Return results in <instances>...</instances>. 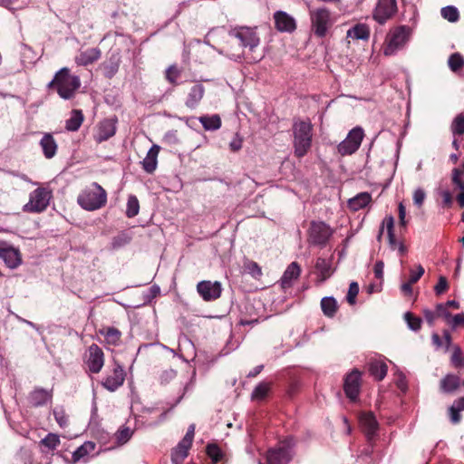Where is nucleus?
Returning a JSON list of instances; mask_svg holds the SVG:
<instances>
[{
  "mask_svg": "<svg viewBox=\"0 0 464 464\" xmlns=\"http://www.w3.org/2000/svg\"><path fill=\"white\" fill-rule=\"evenodd\" d=\"M80 87V77L72 75L70 69L67 67L60 69L47 85L48 89L54 90L58 95L64 100L73 98Z\"/></svg>",
  "mask_w": 464,
  "mask_h": 464,
  "instance_id": "nucleus-1",
  "label": "nucleus"
},
{
  "mask_svg": "<svg viewBox=\"0 0 464 464\" xmlns=\"http://www.w3.org/2000/svg\"><path fill=\"white\" fill-rule=\"evenodd\" d=\"M292 129L295 155L297 158H303L312 147L313 125L309 119H295Z\"/></svg>",
  "mask_w": 464,
  "mask_h": 464,
  "instance_id": "nucleus-2",
  "label": "nucleus"
},
{
  "mask_svg": "<svg viewBox=\"0 0 464 464\" xmlns=\"http://www.w3.org/2000/svg\"><path fill=\"white\" fill-rule=\"evenodd\" d=\"M78 204L87 211H94L103 208L107 203V192L97 182L81 191L77 198Z\"/></svg>",
  "mask_w": 464,
  "mask_h": 464,
  "instance_id": "nucleus-3",
  "label": "nucleus"
},
{
  "mask_svg": "<svg viewBox=\"0 0 464 464\" xmlns=\"http://www.w3.org/2000/svg\"><path fill=\"white\" fill-rule=\"evenodd\" d=\"M51 198L52 191L39 187L30 193L29 201L23 207V210L27 213L44 212L49 206Z\"/></svg>",
  "mask_w": 464,
  "mask_h": 464,
  "instance_id": "nucleus-4",
  "label": "nucleus"
},
{
  "mask_svg": "<svg viewBox=\"0 0 464 464\" xmlns=\"http://www.w3.org/2000/svg\"><path fill=\"white\" fill-rule=\"evenodd\" d=\"M411 29L407 25H400L390 31L387 36V45L383 53L386 56L393 55L396 51L404 46L409 40Z\"/></svg>",
  "mask_w": 464,
  "mask_h": 464,
  "instance_id": "nucleus-5",
  "label": "nucleus"
},
{
  "mask_svg": "<svg viewBox=\"0 0 464 464\" xmlns=\"http://www.w3.org/2000/svg\"><path fill=\"white\" fill-rule=\"evenodd\" d=\"M333 229L323 221H312L307 231L308 243L324 247L332 237Z\"/></svg>",
  "mask_w": 464,
  "mask_h": 464,
  "instance_id": "nucleus-6",
  "label": "nucleus"
},
{
  "mask_svg": "<svg viewBox=\"0 0 464 464\" xmlns=\"http://www.w3.org/2000/svg\"><path fill=\"white\" fill-rule=\"evenodd\" d=\"M312 29L317 37L326 35L328 29L333 25L331 13L326 8H318L310 13Z\"/></svg>",
  "mask_w": 464,
  "mask_h": 464,
  "instance_id": "nucleus-7",
  "label": "nucleus"
},
{
  "mask_svg": "<svg viewBox=\"0 0 464 464\" xmlns=\"http://www.w3.org/2000/svg\"><path fill=\"white\" fill-rule=\"evenodd\" d=\"M364 133L361 127H355L348 133L346 139L338 146V153L342 156L352 155L360 148Z\"/></svg>",
  "mask_w": 464,
  "mask_h": 464,
  "instance_id": "nucleus-8",
  "label": "nucleus"
},
{
  "mask_svg": "<svg viewBox=\"0 0 464 464\" xmlns=\"http://www.w3.org/2000/svg\"><path fill=\"white\" fill-rule=\"evenodd\" d=\"M229 35L237 38L241 46L248 47L253 51L260 43V39L255 28L247 26L235 27L229 32Z\"/></svg>",
  "mask_w": 464,
  "mask_h": 464,
  "instance_id": "nucleus-9",
  "label": "nucleus"
},
{
  "mask_svg": "<svg viewBox=\"0 0 464 464\" xmlns=\"http://www.w3.org/2000/svg\"><path fill=\"white\" fill-rule=\"evenodd\" d=\"M125 371L121 365L115 363L113 368L107 373L102 381V385L109 392H115L122 386L125 381Z\"/></svg>",
  "mask_w": 464,
  "mask_h": 464,
  "instance_id": "nucleus-10",
  "label": "nucleus"
},
{
  "mask_svg": "<svg viewBox=\"0 0 464 464\" xmlns=\"http://www.w3.org/2000/svg\"><path fill=\"white\" fill-rule=\"evenodd\" d=\"M292 452L287 445L279 444L266 451V464H288L292 459Z\"/></svg>",
  "mask_w": 464,
  "mask_h": 464,
  "instance_id": "nucleus-11",
  "label": "nucleus"
},
{
  "mask_svg": "<svg viewBox=\"0 0 464 464\" xmlns=\"http://www.w3.org/2000/svg\"><path fill=\"white\" fill-rule=\"evenodd\" d=\"M396 11V0H379L373 11V18L382 24L389 20Z\"/></svg>",
  "mask_w": 464,
  "mask_h": 464,
  "instance_id": "nucleus-12",
  "label": "nucleus"
},
{
  "mask_svg": "<svg viewBox=\"0 0 464 464\" xmlns=\"http://www.w3.org/2000/svg\"><path fill=\"white\" fill-rule=\"evenodd\" d=\"M85 363L92 373H99L104 365V353L102 348L92 343L88 349Z\"/></svg>",
  "mask_w": 464,
  "mask_h": 464,
  "instance_id": "nucleus-13",
  "label": "nucleus"
},
{
  "mask_svg": "<svg viewBox=\"0 0 464 464\" xmlns=\"http://www.w3.org/2000/svg\"><path fill=\"white\" fill-rule=\"evenodd\" d=\"M0 258L9 268L13 269L18 267L22 263V255L19 249L4 241H0Z\"/></svg>",
  "mask_w": 464,
  "mask_h": 464,
  "instance_id": "nucleus-14",
  "label": "nucleus"
},
{
  "mask_svg": "<svg viewBox=\"0 0 464 464\" xmlns=\"http://www.w3.org/2000/svg\"><path fill=\"white\" fill-rule=\"evenodd\" d=\"M197 291L204 301L210 302L220 297L222 288L221 284L218 281L204 280L197 285Z\"/></svg>",
  "mask_w": 464,
  "mask_h": 464,
  "instance_id": "nucleus-15",
  "label": "nucleus"
},
{
  "mask_svg": "<svg viewBox=\"0 0 464 464\" xmlns=\"http://www.w3.org/2000/svg\"><path fill=\"white\" fill-rule=\"evenodd\" d=\"M360 387L361 372L358 370H353L344 379L343 390L346 396L351 401H355L359 395Z\"/></svg>",
  "mask_w": 464,
  "mask_h": 464,
  "instance_id": "nucleus-16",
  "label": "nucleus"
},
{
  "mask_svg": "<svg viewBox=\"0 0 464 464\" xmlns=\"http://www.w3.org/2000/svg\"><path fill=\"white\" fill-rule=\"evenodd\" d=\"M115 133L116 121L105 119L97 125L93 139L97 143H102L113 137Z\"/></svg>",
  "mask_w": 464,
  "mask_h": 464,
  "instance_id": "nucleus-17",
  "label": "nucleus"
},
{
  "mask_svg": "<svg viewBox=\"0 0 464 464\" xmlns=\"http://www.w3.org/2000/svg\"><path fill=\"white\" fill-rule=\"evenodd\" d=\"M275 27L279 32L292 33L296 29V23L294 17L284 11H277L274 14Z\"/></svg>",
  "mask_w": 464,
  "mask_h": 464,
  "instance_id": "nucleus-18",
  "label": "nucleus"
},
{
  "mask_svg": "<svg viewBox=\"0 0 464 464\" xmlns=\"http://www.w3.org/2000/svg\"><path fill=\"white\" fill-rule=\"evenodd\" d=\"M205 88L200 82H195L188 90L185 104L189 109H196L204 97Z\"/></svg>",
  "mask_w": 464,
  "mask_h": 464,
  "instance_id": "nucleus-19",
  "label": "nucleus"
},
{
  "mask_svg": "<svg viewBox=\"0 0 464 464\" xmlns=\"http://www.w3.org/2000/svg\"><path fill=\"white\" fill-rule=\"evenodd\" d=\"M360 422L364 433L368 439L371 440L379 429V424L374 414L371 411L362 413L360 416Z\"/></svg>",
  "mask_w": 464,
  "mask_h": 464,
  "instance_id": "nucleus-20",
  "label": "nucleus"
},
{
  "mask_svg": "<svg viewBox=\"0 0 464 464\" xmlns=\"http://www.w3.org/2000/svg\"><path fill=\"white\" fill-rule=\"evenodd\" d=\"M101 56L102 51L99 48H89L82 51L74 60L79 66H88L97 62Z\"/></svg>",
  "mask_w": 464,
  "mask_h": 464,
  "instance_id": "nucleus-21",
  "label": "nucleus"
},
{
  "mask_svg": "<svg viewBox=\"0 0 464 464\" xmlns=\"http://www.w3.org/2000/svg\"><path fill=\"white\" fill-rule=\"evenodd\" d=\"M451 183L454 187L453 191L459 190L456 196L459 206L464 208V173L458 169H453L451 171Z\"/></svg>",
  "mask_w": 464,
  "mask_h": 464,
  "instance_id": "nucleus-22",
  "label": "nucleus"
},
{
  "mask_svg": "<svg viewBox=\"0 0 464 464\" xmlns=\"http://www.w3.org/2000/svg\"><path fill=\"white\" fill-rule=\"evenodd\" d=\"M460 386H464V381L455 374H447L440 382V389L444 393H454Z\"/></svg>",
  "mask_w": 464,
  "mask_h": 464,
  "instance_id": "nucleus-23",
  "label": "nucleus"
},
{
  "mask_svg": "<svg viewBox=\"0 0 464 464\" xmlns=\"http://www.w3.org/2000/svg\"><path fill=\"white\" fill-rule=\"evenodd\" d=\"M301 273V268L296 262L291 263L285 271L281 278V286L283 289L290 288L293 281L296 280Z\"/></svg>",
  "mask_w": 464,
  "mask_h": 464,
  "instance_id": "nucleus-24",
  "label": "nucleus"
},
{
  "mask_svg": "<svg viewBox=\"0 0 464 464\" xmlns=\"http://www.w3.org/2000/svg\"><path fill=\"white\" fill-rule=\"evenodd\" d=\"M52 392L43 388H35L28 396L29 402L34 407H40L52 399Z\"/></svg>",
  "mask_w": 464,
  "mask_h": 464,
  "instance_id": "nucleus-25",
  "label": "nucleus"
},
{
  "mask_svg": "<svg viewBox=\"0 0 464 464\" xmlns=\"http://www.w3.org/2000/svg\"><path fill=\"white\" fill-rule=\"evenodd\" d=\"M99 334L104 337V342L108 345L119 346L121 343V332L115 327H103L99 330Z\"/></svg>",
  "mask_w": 464,
  "mask_h": 464,
  "instance_id": "nucleus-26",
  "label": "nucleus"
},
{
  "mask_svg": "<svg viewBox=\"0 0 464 464\" xmlns=\"http://www.w3.org/2000/svg\"><path fill=\"white\" fill-rule=\"evenodd\" d=\"M160 147L159 145H152V147L149 150L145 159L143 160L142 167L143 169L147 173H152L157 168L158 164V155L160 153Z\"/></svg>",
  "mask_w": 464,
  "mask_h": 464,
  "instance_id": "nucleus-27",
  "label": "nucleus"
},
{
  "mask_svg": "<svg viewBox=\"0 0 464 464\" xmlns=\"http://www.w3.org/2000/svg\"><path fill=\"white\" fill-rule=\"evenodd\" d=\"M40 146L46 159L54 157L57 151V143L51 133H45L40 140Z\"/></svg>",
  "mask_w": 464,
  "mask_h": 464,
  "instance_id": "nucleus-28",
  "label": "nucleus"
},
{
  "mask_svg": "<svg viewBox=\"0 0 464 464\" xmlns=\"http://www.w3.org/2000/svg\"><path fill=\"white\" fill-rule=\"evenodd\" d=\"M464 411V397H459L456 399L452 405L448 409V415L450 418V421L453 425H457L461 420L460 411Z\"/></svg>",
  "mask_w": 464,
  "mask_h": 464,
  "instance_id": "nucleus-29",
  "label": "nucleus"
},
{
  "mask_svg": "<svg viewBox=\"0 0 464 464\" xmlns=\"http://www.w3.org/2000/svg\"><path fill=\"white\" fill-rule=\"evenodd\" d=\"M368 371L377 381H382L387 374V364L380 360H373L368 363Z\"/></svg>",
  "mask_w": 464,
  "mask_h": 464,
  "instance_id": "nucleus-30",
  "label": "nucleus"
},
{
  "mask_svg": "<svg viewBox=\"0 0 464 464\" xmlns=\"http://www.w3.org/2000/svg\"><path fill=\"white\" fill-rule=\"evenodd\" d=\"M192 446V443H185L184 440H181L177 447L172 450L171 460L175 464L181 463L188 454V450Z\"/></svg>",
  "mask_w": 464,
  "mask_h": 464,
  "instance_id": "nucleus-31",
  "label": "nucleus"
},
{
  "mask_svg": "<svg viewBox=\"0 0 464 464\" xmlns=\"http://www.w3.org/2000/svg\"><path fill=\"white\" fill-rule=\"evenodd\" d=\"M347 37L356 40H368L370 37V28L365 24H356L347 31Z\"/></svg>",
  "mask_w": 464,
  "mask_h": 464,
  "instance_id": "nucleus-32",
  "label": "nucleus"
},
{
  "mask_svg": "<svg viewBox=\"0 0 464 464\" xmlns=\"http://www.w3.org/2000/svg\"><path fill=\"white\" fill-rule=\"evenodd\" d=\"M372 200V196L368 192H362L348 201L349 208L353 211H358L365 208Z\"/></svg>",
  "mask_w": 464,
  "mask_h": 464,
  "instance_id": "nucleus-33",
  "label": "nucleus"
},
{
  "mask_svg": "<svg viewBox=\"0 0 464 464\" xmlns=\"http://www.w3.org/2000/svg\"><path fill=\"white\" fill-rule=\"evenodd\" d=\"M83 120L84 116L81 110H72L70 118L65 121V129L69 131H76L80 129Z\"/></svg>",
  "mask_w": 464,
  "mask_h": 464,
  "instance_id": "nucleus-34",
  "label": "nucleus"
},
{
  "mask_svg": "<svg viewBox=\"0 0 464 464\" xmlns=\"http://www.w3.org/2000/svg\"><path fill=\"white\" fill-rule=\"evenodd\" d=\"M321 308L327 317H334L338 310V304L334 297H324L321 300Z\"/></svg>",
  "mask_w": 464,
  "mask_h": 464,
  "instance_id": "nucleus-35",
  "label": "nucleus"
},
{
  "mask_svg": "<svg viewBox=\"0 0 464 464\" xmlns=\"http://www.w3.org/2000/svg\"><path fill=\"white\" fill-rule=\"evenodd\" d=\"M199 121L207 130H217L221 127V119L219 115L201 116Z\"/></svg>",
  "mask_w": 464,
  "mask_h": 464,
  "instance_id": "nucleus-36",
  "label": "nucleus"
},
{
  "mask_svg": "<svg viewBox=\"0 0 464 464\" xmlns=\"http://www.w3.org/2000/svg\"><path fill=\"white\" fill-rule=\"evenodd\" d=\"M383 225H386L387 234L389 245L392 249H395L399 245L397 243L395 235H394V218L392 216L386 217L383 220Z\"/></svg>",
  "mask_w": 464,
  "mask_h": 464,
  "instance_id": "nucleus-37",
  "label": "nucleus"
},
{
  "mask_svg": "<svg viewBox=\"0 0 464 464\" xmlns=\"http://www.w3.org/2000/svg\"><path fill=\"white\" fill-rule=\"evenodd\" d=\"M95 448V444L92 441H86L82 446H80L73 453H72V461L78 462L80 459L87 456L91 451H92Z\"/></svg>",
  "mask_w": 464,
  "mask_h": 464,
  "instance_id": "nucleus-38",
  "label": "nucleus"
},
{
  "mask_svg": "<svg viewBox=\"0 0 464 464\" xmlns=\"http://www.w3.org/2000/svg\"><path fill=\"white\" fill-rule=\"evenodd\" d=\"M270 388H271L270 382H260L257 386H256V388L254 389V391L252 392V395H251L252 400L253 401L264 400L267 396V394L270 391Z\"/></svg>",
  "mask_w": 464,
  "mask_h": 464,
  "instance_id": "nucleus-39",
  "label": "nucleus"
},
{
  "mask_svg": "<svg viewBox=\"0 0 464 464\" xmlns=\"http://www.w3.org/2000/svg\"><path fill=\"white\" fill-rule=\"evenodd\" d=\"M315 269L318 271L321 281H324L331 276V266L324 258H317Z\"/></svg>",
  "mask_w": 464,
  "mask_h": 464,
  "instance_id": "nucleus-40",
  "label": "nucleus"
},
{
  "mask_svg": "<svg viewBox=\"0 0 464 464\" xmlns=\"http://www.w3.org/2000/svg\"><path fill=\"white\" fill-rule=\"evenodd\" d=\"M244 267L246 271L251 275V276L255 279H260L263 273L261 266L255 261L250 259H246L244 261Z\"/></svg>",
  "mask_w": 464,
  "mask_h": 464,
  "instance_id": "nucleus-41",
  "label": "nucleus"
},
{
  "mask_svg": "<svg viewBox=\"0 0 464 464\" xmlns=\"http://www.w3.org/2000/svg\"><path fill=\"white\" fill-rule=\"evenodd\" d=\"M61 440L57 434L48 433L45 438L40 441V445L46 448L48 450H54L60 445Z\"/></svg>",
  "mask_w": 464,
  "mask_h": 464,
  "instance_id": "nucleus-42",
  "label": "nucleus"
},
{
  "mask_svg": "<svg viewBox=\"0 0 464 464\" xmlns=\"http://www.w3.org/2000/svg\"><path fill=\"white\" fill-rule=\"evenodd\" d=\"M131 241V237L127 232H121L115 236L111 240V248L113 250L119 249Z\"/></svg>",
  "mask_w": 464,
  "mask_h": 464,
  "instance_id": "nucleus-43",
  "label": "nucleus"
},
{
  "mask_svg": "<svg viewBox=\"0 0 464 464\" xmlns=\"http://www.w3.org/2000/svg\"><path fill=\"white\" fill-rule=\"evenodd\" d=\"M140 203L136 196L130 195L127 201L126 216L134 218L139 214Z\"/></svg>",
  "mask_w": 464,
  "mask_h": 464,
  "instance_id": "nucleus-44",
  "label": "nucleus"
},
{
  "mask_svg": "<svg viewBox=\"0 0 464 464\" xmlns=\"http://www.w3.org/2000/svg\"><path fill=\"white\" fill-rule=\"evenodd\" d=\"M450 70L457 72L464 66V57L459 53H452L448 60Z\"/></svg>",
  "mask_w": 464,
  "mask_h": 464,
  "instance_id": "nucleus-45",
  "label": "nucleus"
},
{
  "mask_svg": "<svg viewBox=\"0 0 464 464\" xmlns=\"http://www.w3.org/2000/svg\"><path fill=\"white\" fill-rule=\"evenodd\" d=\"M207 454L215 464L220 462L224 456L221 449L217 444H208L207 446Z\"/></svg>",
  "mask_w": 464,
  "mask_h": 464,
  "instance_id": "nucleus-46",
  "label": "nucleus"
},
{
  "mask_svg": "<svg viewBox=\"0 0 464 464\" xmlns=\"http://www.w3.org/2000/svg\"><path fill=\"white\" fill-rule=\"evenodd\" d=\"M440 13L441 16L450 23H455L459 19V13L455 6L449 5L443 7Z\"/></svg>",
  "mask_w": 464,
  "mask_h": 464,
  "instance_id": "nucleus-47",
  "label": "nucleus"
},
{
  "mask_svg": "<svg viewBox=\"0 0 464 464\" xmlns=\"http://www.w3.org/2000/svg\"><path fill=\"white\" fill-rule=\"evenodd\" d=\"M454 135H464V113L458 114L450 126Z\"/></svg>",
  "mask_w": 464,
  "mask_h": 464,
  "instance_id": "nucleus-48",
  "label": "nucleus"
},
{
  "mask_svg": "<svg viewBox=\"0 0 464 464\" xmlns=\"http://www.w3.org/2000/svg\"><path fill=\"white\" fill-rule=\"evenodd\" d=\"M404 319L409 326V328L412 331H419L421 328V319L416 316L414 314L411 312H407L404 314Z\"/></svg>",
  "mask_w": 464,
  "mask_h": 464,
  "instance_id": "nucleus-49",
  "label": "nucleus"
},
{
  "mask_svg": "<svg viewBox=\"0 0 464 464\" xmlns=\"http://www.w3.org/2000/svg\"><path fill=\"white\" fill-rule=\"evenodd\" d=\"M180 73L181 71L177 67V65H170L166 70V79L170 84L177 85Z\"/></svg>",
  "mask_w": 464,
  "mask_h": 464,
  "instance_id": "nucleus-50",
  "label": "nucleus"
},
{
  "mask_svg": "<svg viewBox=\"0 0 464 464\" xmlns=\"http://www.w3.org/2000/svg\"><path fill=\"white\" fill-rule=\"evenodd\" d=\"M131 436L132 430L128 427L121 428L115 433L116 440L120 445L125 444Z\"/></svg>",
  "mask_w": 464,
  "mask_h": 464,
  "instance_id": "nucleus-51",
  "label": "nucleus"
},
{
  "mask_svg": "<svg viewBox=\"0 0 464 464\" xmlns=\"http://www.w3.org/2000/svg\"><path fill=\"white\" fill-rule=\"evenodd\" d=\"M451 362L456 368L464 366V355L459 346H456L453 350Z\"/></svg>",
  "mask_w": 464,
  "mask_h": 464,
  "instance_id": "nucleus-52",
  "label": "nucleus"
},
{
  "mask_svg": "<svg viewBox=\"0 0 464 464\" xmlns=\"http://www.w3.org/2000/svg\"><path fill=\"white\" fill-rule=\"evenodd\" d=\"M359 293V285L356 282H352L349 285L346 300L349 304H354L356 302V296Z\"/></svg>",
  "mask_w": 464,
  "mask_h": 464,
  "instance_id": "nucleus-53",
  "label": "nucleus"
},
{
  "mask_svg": "<svg viewBox=\"0 0 464 464\" xmlns=\"http://www.w3.org/2000/svg\"><path fill=\"white\" fill-rule=\"evenodd\" d=\"M53 416L61 428H64L68 425V416L63 409H54Z\"/></svg>",
  "mask_w": 464,
  "mask_h": 464,
  "instance_id": "nucleus-54",
  "label": "nucleus"
},
{
  "mask_svg": "<svg viewBox=\"0 0 464 464\" xmlns=\"http://www.w3.org/2000/svg\"><path fill=\"white\" fill-rule=\"evenodd\" d=\"M114 57H111L110 61L107 64L104 65L106 69V76L111 78L118 71L119 68V59H115Z\"/></svg>",
  "mask_w": 464,
  "mask_h": 464,
  "instance_id": "nucleus-55",
  "label": "nucleus"
},
{
  "mask_svg": "<svg viewBox=\"0 0 464 464\" xmlns=\"http://www.w3.org/2000/svg\"><path fill=\"white\" fill-rule=\"evenodd\" d=\"M449 289V283L445 276H440L437 285L434 286V291L437 295H440L447 292Z\"/></svg>",
  "mask_w": 464,
  "mask_h": 464,
  "instance_id": "nucleus-56",
  "label": "nucleus"
},
{
  "mask_svg": "<svg viewBox=\"0 0 464 464\" xmlns=\"http://www.w3.org/2000/svg\"><path fill=\"white\" fill-rule=\"evenodd\" d=\"M424 272H425V270L421 265H419L417 266L416 271L411 269L410 271V277L408 280V281H410V284L417 283L420 279V277L423 276Z\"/></svg>",
  "mask_w": 464,
  "mask_h": 464,
  "instance_id": "nucleus-57",
  "label": "nucleus"
},
{
  "mask_svg": "<svg viewBox=\"0 0 464 464\" xmlns=\"http://www.w3.org/2000/svg\"><path fill=\"white\" fill-rule=\"evenodd\" d=\"M437 317H443L446 320L451 317V314L448 311V308L444 304H438L436 305Z\"/></svg>",
  "mask_w": 464,
  "mask_h": 464,
  "instance_id": "nucleus-58",
  "label": "nucleus"
},
{
  "mask_svg": "<svg viewBox=\"0 0 464 464\" xmlns=\"http://www.w3.org/2000/svg\"><path fill=\"white\" fill-rule=\"evenodd\" d=\"M440 196L442 198L443 206L446 208H450L453 204V197L451 192L449 190H442L440 192Z\"/></svg>",
  "mask_w": 464,
  "mask_h": 464,
  "instance_id": "nucleus-59",
  "label": "nucleus"
},
{
  "mask_svg": "<svg viewBox=\"0 0 464 464\" xmlns=\"http://www.w3.org/2000/svg\"><path fill=\"white\" fill-rule=\"evenodd\" d=\"M383 268L384 263L382 260H379L375 263L373 267L374 276L377 279L382 280L383 278Z\"/></svg>",
  "mask_w": 464,
  "mask_h": 464,
  "instance_id": "nucleus-60",
  "label": "nucleus"
},
{
  "mask_svg": "<svg viewBox=\"0 0 464 464\" xmlns=\"http://www.w3.org/2000/svg\"><path fill=\"white\" fill-rule=\"evenodd\" d=\"M398 211H399V220H400V225L401 227L405 229L406 228V219H405V217H406V209H405V207L403 206V204L401 202L398 206Z\"/></svg>",
  "mask_w": 464,
  "mask_h": 464,
  "instance_id": "nucleus-61",
  "label": "nucleus"
},
{
  "mask_svg": "<svg viewBox=\"0 0 464 464\" xmlns=\"http://www.w3.org/2000/svg\"><path fill=\"white\" fill-rule=\"evenodd\" d=\"M424 199H425V192L420 188L416 189L413 194L414 203L418 206H420L423 203Z\"/></svg>",
  "mask_w": 464,
  "mask_h": 464,
  "instance_id": "nucleus-62",
  "label": "nucleus"
},
{
  "mask_svg": "<svg viewBox=\"0 0 464 464\" xmlns=\"http://www.w3.org/2000/svg\"><path fill=\"white\" fill-rule=\"evenodd\" d=\"M425 320L430 325L434 324L435 319L437 318L436 312H433L430 309H423L422 311Z\"/></svg>",
  "mask_w": 464,
  "mask_h": 464,
  "instance_id": "nucleus-63",
  "label": "nucleus"
},
{
  "mask_svg": "<svg viewBox=\"0 0 464 464\" xmlns=\"http://www.w3.org/2000/svg\"><path fill=\"white\" fill-rule=\"evenodd\" d=\"M453 327L464 325V313L457 314L452 317Z\"/></svg>",
  "mask_w": 464,
  "mask_h": 464,
  "instance_id": "nucleus-64",
  "label": "nucleus"
}]
</instances>
